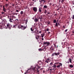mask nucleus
<instances>
[{"label": "nucleus", "mask_w": 74, "mask_h": 74, "mask_svg": "<svg viewBox=\"0 0 74 74\" xmlns=\"http://www.w3.org/2000/svg\"><path fill=\"white\" fill-rule=\"evenodd\" d=\"M16 23L15 25H14L13 28H16V27L19 28V20L18 19L15 20Z\"/></svg>", "instance_id": "1"}, {"label": "nucleus", "mask_w": 74, "mask_h": 74, "mask_svg": "<svg viewBox=\"0 0 74 74\" xmlns=\"http://www.w3.org/2000/svg\"><path fill=\"white\" fill-rule=\"evenodd\" d=\"M12 26V25L9 23H8L7 25V27L8 28V29H11Z\"/></svg>", "instance_id": "2"}, {"label": "nucleus", "mask_w": 74, "mask_h": 74, "mask_svg": "<svg viewBox=\"0 0 74 74\" xmlns=\"http://www.w3.org/2000/svg\"><path fill=\"white\" fill-rule=\"evenodd\" d=\"M55 55L56 56H57V55H60V52H58V53L56 52L55 53H53L52 54L51 56H55Z\"/></svg>", "instance_id": "3"}, {"label": "nucleus", "mask_w": 74, "mask_h": 74, "mask_svg": "<svg viewBox=\"0 0 74 74\" xmlns=\"http://www.w3.org/2000/svg\"><path fill=\"white\" fill-rule=\"evenodd\" d=\"M33 10L34 12H37V8L36 7H34L33 8Z\"/></svg>", "instance_id": "4"}, {"label": "nucleus", "mask_w": 74, "mask_h": 74, "mask_svg": "<svg viewBox=\"0 0 74 74\" xmlns=\"http://www.w3.org/2000/svg\"><path fill=\"white\" fill-rule=\"evenodd\" d=\"M21 28L22 30H25V29H26V27H23V25H21Z\"/></svg>", "instance_id": "5"}, {"label": "nucleus", "mask_w": 74, "mask_h": 74, "mask_svg": "<svg viewBox=\"0 0 74 74\" xmlns=\"http://www.w3.org/2000/svg\"><path fill=\"white\" fill-rule=\"evenodd\" d=\"M55 48V47L53 45H52L50 47V49L53 51V49Z\"/></svg>", "instance_id": "6"}, {"label": "nucleus", "mask_w": 74, "mask_h": 74, "mask_svg": "<svg viewBox=\"0 0 74 74\" xmlns=\"http://www.w3.org/2000/svg\"><path fill=\"white\" fill-rule=\"evenodd\" d=\"M38 21H39V19L37 18H35L34 19V21L35 22H37Z\"/></svg>", "instance_id": "7"}, {"label": "nucleus", "mask_w": 74, "mask_h": 74, "mask_svg": "<svg viewBox=\"0 0 74 74\" xmlns=\"http://www.w3.org/2000/svg\"><path fill=\"white\" fill-rule=\"evenodd\" d=\"M12 20H13V21H16V20L17 19H15V16H12Z\"/></svg>", "instance_id": "8"}, {"label": "nucleus", "mask_w": 74, "mask_h": 74, "mask_svg": "<svg viewBox=\"0 0 74 74\" xmlns=\"http://www.w3.org/2000/svg\"><path fill=\"white\" fill-rule=\"evenodd\" d=\"M47 44V45H48L50 44V43L49 42H46L44 43V44Z\"/></svg>", "instance_id": "9"}, {"label": "nucleus", "mask_w": 74, "mask_h": 74, "mask_svg": "<svg viewBox=\"0 0 74 74\" xmlns=\"http://www.w3.org/2000/svg\"><path fill=\"white\" fill-rule=\"evenodd\" d=\"M3 11H4V12H6V9L5 8L4 5L3 6Z\"/></svg>", "instance_id": "10"}, {"label": "nucleus", "mask_w": 74, "mask_h": 74, "mask_svg": "<svg viewBox=\"0 0 74 74\" xmlns=\"http://www.w3.org/2000/svg\"><path fill=\"white\" fill-rule=\"evenodd\" d=\"M39 1L40 2V3H41V2H42V1H43V3H45V2H46V1H45V0H39Z\"/></svg>", "instance_id": "11"}, {"label": "nucleus", "mask_w": 74, "mask_h": 74, "mask_svg": "<svg viewBox=\"0 0 74 74\" xmlns=\"http://www.w3.org/2000/svg\"><path fill=\"white\" fill-rule=\"evenodd\" d=\"M36 69V67H33L32 68V70L34 72H35Z\"/></svg>", "instance_id": "12"}, {"label": "nucleus", "mask_w": 74, "mask_h": 74, "mask_svg": "<svg viewBox=\"0 0 74 74\" xmlns=\"http://www.w3.org/2000/svg\"><path fill=\"white\" fill-rule=\"evenodd\" d=\"M59 64L60 65H58L57 66V67L58 68H59V67H60V66H62V64H61V63H59Z\"/></svg>", "instance_id": "13"}, {"label": "nucleus", "mask_w": 74, "mask_h": 74, "mask_svg": "<svg viewBox=\"0 0 74 74\" xmlns=\"http://www.w3.org/2000/svg\"><path fill=\"white\" fill-rule=\"evenodd\" d=\"M53 45H54L55 48H58V45L57 46L55 44V43H54Z\"/></svg>", "instance_id": "14"}, {"label": "nucleus", "mask_w": 74, "mask_h": 74, "mask_svg": "<svg viewBox=\"0 0 74 74\" xmlns=\"http://www.w3.org/2000/svg\"><path fill=\"white\" fill-rule=\"evenodd\" d=\"M56 63H55L54 64V66H52V67H53V69H55V68H56V66L55 65Z\"/></svg>", "instance_id": "15"}, {"label": "nucleus", "mask_w": 74, "mask_h": 74, "mask_svg": "<svg viewBox=\"0 0 74 74\" xmlns=\"http://www.w3.org/2000/svg\"><path fill=\"white\" fill-rule=\"evenodd\" d=\"M42 10V8H40L39 9L38 11H39L40 12H41Z\"/></svg>", "instance_id": "16"}, {"label": "nucleus", "mask_w": 74, "mask_h": 74, "mask_svg": "<svg viewBox=\"0 0 74 74\" xmlns=\"http://www.w3.org/2000/svg\"><path fill=\"white\" fill-rule=\"evenodd\" d=\"M46 60H47L49 61V62H50L51 61V60L49 58H47Z\"/></svg>", "instance_id": "17"}, {"label": "nucleus", "mask_w": 74, "mask_h": 74, "mask_svg": "<svg viewBox=\"0 0 74 74\" xmlns=\"http://www.w3.org/2000/svg\"><path fill=\"white\" fill-rule=\"evenodd\" d=\"M69 66L71 68H73V67H74V66H73V65L70 64L69 65Z\"/></svg>", "instance_id": "18"}, {"label": "nucleus", "mask_w": 74, "mask_h": 74, "mask_svg": "<svg viewBox=\"0 0 74 74\" xmlns=\"http://www.w3.org/2000/svg\"><path fill=\"white\" fill-rule=\"evenodd\" d=\"M39 18L40 19V21H42V20H41L42 19V16H41V18L39 17L38 18V19H39Z\"/></svg>", "instance_id": "19"}, {"label": "nucleus", "mask_w": 74, "mask_h": 74, "mask_svg": "<svg viewBox=\"0 0 74 74\" xmlns=\"http://www.w3.org/2000/svg\"><path fill=\"white\" fill-rule=\"evenodd\" d=\"M8 5H8V4H5V6L6 7H8Z\"/></svg>", "instance_id": "20"}, {"label": "nucleus", "mask_w": 74, "mask_h": 74, "mask_svg": "<svg viewBox=\"0 0 74 74\" xmlns=\"http://www.w3.org/2000/svg\"><path fill=\"white\" fill-rule=\"evenodd\" d=\"M45 63H48L49 61H47V60H46L45 61Z\"/></svg>", "instance_id": "21"}, {"label": "nucleus", "mask_w": 74, "mask_h": 74, "mask_svg": "<svg viewBox=\"0 0 74 74\" xmlns=\"http://www.w3.org/2000/svg\"><path fill=\"white\" fill-rule=\"evenodd\" d=\"M44 8H47V6L46 5H45L44 6Z\"/></svg>", "instance_id": "22"}, {"label": "nucleus", "mask_w": 74, "mask_h": 74, "mask_svg": "<svg viewBox=\"0 0 74 74\" xmlns=\"http://www.w3.org/2000/svg\"><path fill=\"white\" fill-rule=\"evenodd\" d=\"M38 64L40 65L41 64V61H39L38 62Z\"/></svg>", "instance_id": "23"}, {"label": "nucleus", "mask_w": 74, "mask_h": 74, "mask_svg": "<svg viewBox=\"0 0 74 74\" xmlns=\"http://www.w3.org/2000/svg\"><path fill=\"white\" fill-rule=\"evenodd\" d=\"M58 23L57 22H56V23L55 25H56V26H58Z\"/></svg>", "instance_id": "24"}, {"label": "nucleus", "mask_w": 74, "mask_h": 74, "mask_svg": "<svg viewBox=\"0 0 74 74\" xmlns=\"http://www.w3.org/2000/svg\"><path fill=\"white\" fill-rule=\"evenodd\" d=\"M20 14H21V15H22V14H23V11H21Z\"/></svg>", "instance_id": "25"}, {"label": "nucleus", "mask_w": 74, "mask_h": 74, "mask_svg": "<svg viewBox=\"0 0 74 74\" xmlns=\"http://www.w3.org/2000/svg\"><path fill=\"white\" fill-rule=\"evenodd\" d=\"M38 50H39V51H42V50H43V49H42L40 48L38 49Z\"/></svg>", "instance_id": "26"}, {"label": "nucleus", "mask_w": 74, "mask_h": 74, "mask_svg": "<svg viewBox=\"0 0 74 74\" xmlns=\"http://www.w3.org/2000/svg\"><path fill=\"white\" fill-rule=\"evenodd\" d=\"M56 22V20H53V23H55Z\"/></svg>", "instance_id": "27"}, {"label": "nucleus", "mask_w": 74, "mask_h": 74, "mask_svg": "<svg viewBox=\"0 0 74 74\" xmlns=\"http://www.w3.org/2000/svg\"><path fill=\"white\" fill-rule=\"evenodd\" d=\"M72 60H71V59L70 58V59H69V62H70L71 63H72V62H71Z\"/></svg>", "instance_id": "28"}, {"label": "nucleus", "mask_w": 74, "mask_h": 74, "mask_svg": "<svg viewBox=\"0 0 74 74\" xmlns=\"http://www.w3.org/2000/svg\"><path fill=\"white\" fill-rule=\"evenodd\" d=\"M47 10H45V12H44V13H45V14H46V13H47Z\"/></svg>", "instance_id": "29"}, {"label": "nucleus", "mask_w": 74, "mask_h": 74, "mask_svg": "<svg viewBox=\"0 0 74 74\" xmlns=\"http://www.w3.org/2000/svg\"><path fill=\"white\" fill-rule=\"evenodd\" d=\"M53 64V62H51L50 63L49 65H50L51 66H52Z\"/></svg>", "instance_id": "30"}, {"label": "nucleus", "mask_w": 74, "mask_h": 74, "mask_svg": "<svg viewBox=\"0 0 74 74\" xmlns=\"http://www.w3.org/2000/svg\"><path fill=\"white\" fill-rule=\"evenodd\" d=\"M44 36H45V34H43V35L41 36V37H44Z\"/></svg>", "instance_id": "31"}, {"label": "nucleus", "mask_w": 74, "mask_h": 74, "mask_svg": "<svg viewBox=\"0 0 74 74\" xmlns=\"http://www.w3.org/2000/svg\"><path fill=\"white\" fill-rule=\"evenodd\" d=\"M31 30L32 32H33L34 31V29H33L32 28H31Z\"/></svg>", "instance_id": "32"}, {"label": "nucleus", "mask_w": 74, "mask_h": 74, "mask_svg": "<svg viewBox=\"0 0 74 74\" xmlns=\"http://www.w3.org/2000/svg\"><path fill=\"white\" fill-rule=\"evenodd\" d=\"M25 23H26V24H27V20H25Z\"/></svg>", "instance_id": "33"}, {"label": "nucleus", "mask_w": 74, "mask_h": 74, "mask_svg": "<svg viewBox=\"0 0 74 74\" xmlns=\"http://www.w3.org/2000/svg\"><path fill=\"white\" fill-rule=\"evenodd\" d=\"M9 21H10V22H12V19H11V18H10Z\"/></svg>", "instance_id": "34"}, {"label": "nucleus", "mask_w": 74, "mask_h": 74, "mask_svg": "<svg viewBox=\"0 0 74 74\" xmlns=\"http://www.w3.org/2000/svg\"><path fill=\"white\" fill-rule=\"evenodd\" d=\"M0 29H2V25H0Z\"/></svg>", "instance_id": "35"}, {"label": "nucleus", "mask_w": 74, "mask_h": 74, "mask_svg": "<svg viewBox=\"0 0 74 74\" xmlns=\"http://www.w3.org/2000/svg\"><path fill=\"white\" fill-rule=\"evenodd\" d=\"M65 0H62V1H61V3H63V2H64Z\"/></svg>", "instance_id": "36"}, {"label": "nucleus", "mask_w": 74, "mask_h": 74, "mask_svg": "<svg viewBox=\"0 0 74 74\" xmlns=\"http://www.w3.org/2000/svg\"><path fill=\"white\" fill-rule=\"evenodd\" d=\"M67 30H68L67 29H66L65 30V32H67Z\"/></svg>", "instance_id": "37"}, {"label": "nucleus", "mask_w": 74, "mask_h": 74, "mask_svg": "<svg viewBox=\"0 0 74 74\" xmlns=\"http://www.w3.org/2000/svg\"><path fill=\"white\" fill-rule=\"evenodd\" d=\"M12 6H13V7H14V4L12 3Z\"/></svg>", "instance_id": "38"}, {"label": "nucleus", "mask_w": 74, "mask_h": 74, "mask_svg": "<svg viewBox=\"0 0 74 74\" xmlns=\"http://www.w3.org/2000/svg\"><path fill=\"white\" fill-rule=\"evenodd\" d=\"M47 31H49V29L47 28Z\"/></svg>", "instance_id": "39"}, {"label": "nucleus", "mask_w": 74, "mask_h": 74, "mask_svg": "<svg viewBox=\"0 0 74 74\" xmlns=\"http://www.w3.org/2000/svg\"><path fill=\"white\" fill-rule=\"evenodd\" d=\"M37 72L38 73H40V72L39 71H38V70Z\"/></svg>", "instance_id": "40"}, {"label": "nucleus", "mask_w": 74, "mask_h": 74, "mask_svg": "<svg viewBox=\"0 0 74 74\" xmlns=\"http://www.w3.org/2000/svg\"><path fill=\"white\" fill-rule=\"evenodd\" d=\"M72 32H73V34H74V30H73Z\"/></svg>", "instance_id": "41"}, {"label": "nucleus", "mask_w": 74, "mask_h": 74, "mask_svg": "<svg viewBox=\"0 0 74 74\" xmlns=\"http://www.w3.org/2000/svg\"><path fill=\"white\" fill-rule=\"evenodd\" d=\"M45 73V71H43V73Z\"/></svg>", "instance_id": "42"}, {"label": "nucleus", "mask_w": 74, "mask_h": 74, "mask_svg": "<svg viewBox=\"0 0 74 74\" xmlns=\"http://www.w3.org/2000/svg\"><path fill=\"white\" fill-rule=\"evenodd\" d=\"M1 14H4V12H1Z\"/></svg>", "instance_id": "43"}, {"label": "nucleus", "mask_w": 74, "mask_h": 74, "mask_svg": "<svg viewBox=\"0 0 74 74\" xmlns=\"http://www.w3.org/2000/svg\"><path fill=\"white\" fill-rule=\"evenodd\" d=\"M52 3H49V5H52Z\"/></svg>", "instance_id": "44"}, {"label": "nucleus", "mask_w": 74, "mask_h": 74, "mask_svg": "<svg viewBox=\"0 0 74 74\" xmlns=\"http://www.w3.org/2000/svg\"><path fill=\"white\" fill-rule=\"evenodd\" d=\"M37 37H38V38H39V37H40V36H39L38 35H37Z\"/></svg>", "instance_id": "45"}, {"label": "nucleus", "mask_w": 74, "mask_h": 74, "mask_svg": "<svg viewBox=\"0 0 74 74\" xmlns=\"http://www.w3.org/2000/svg\"><path fill=\"white\" fill-rule=\"evenodd\" d=\"M39 33H41V31H39Z\"/></svg>", "instance_id": "46"}, {"label": "nucleus", "mask_w": 74, "mask_h": 74, "mask_svg": "<svg viewBox=\"0 0 74 74\" xmlns=\"http://www.w3.org/2000/svg\"><path fill=\"white\" fill-rule=\"evenodd\" d=\"M16 12H19V11L18 10H16Z\"/></svg>", "instance_id": "47"}, {"label": "nucleus", "mask_w": 74, "mask_h": 74, "mask_svg": "<svg viewBox=\"0 0 74 74\" xmlns=\"http://www.w3.org/2000/svg\"><path fill=\"white\" fill-rule=\"evenodd\" d=\"M50 71H52V69H50Z\"/></svg>", "instance_id": "48"}, {"label": "nucleus", "mask_w": 74, "mask_h": 74, "mask_svg": "<svg viewBox=\"0 0 74 74\" xmlns=\"http://www.w3.org/2000/svg\"><path fill=\"white\" fill-rule=\"evenodd\" d=\"M72 2H73V5H74V1H72Z\"/></svg>", "instance_id": "49"}, {"label": "nucleus", "mask_w": 74, "mask_h": 74, "mask_svg": "<svg viewBox=\"0 0 74 74\" xmlns=\"http://www.w3.org/2000/svg\"><path fill=\"white\" fill-rule=\"evenodd\" d=\"M40 7H42V5H40Z\"/></svg>", "instance_id": "50"}, {"label": "nucleus", "mask_w": 74, "mask_h": 74, "mask_svg": "<svg viewBox=\"0 0 74 74\" xmlns=\"http://www.w3.org/2000/svg\"><path fill=\"white\" fill-rule=\"evenodd\" d=\"M41 36H43V34H41Z\"/></svg>", "instance_id": "51"}, {"label": "nucleus", "mask_w": 74, "mask_h": 74, "mask_svg": "<svg viewBox=\"0 0 74 74\" xmlns=\"http://www.w3.org/2000/svg\"><path fill=\"white\" fill-rule=\"evenodd\" d=\"M56 63L55 64H58V63H59L58 62V63Z\"/></svg>", "instance_id": "52"}, {"label": "nucleus", "mask_w": 74, "mask_h": 74, "mask_svg": "<svg viewBox=\"0 0 74 74\" xmlns=\"http://www.w3.org/2000/svg\"><path fill=\"white\" fill-rule=\"evenodd\" d=\"M58 25H59V26H60V24L59 23H58Z\"/></svg>", "instance_id": "53"}, {"label": "nucleus", "mask_w": 74, "mask_h": 74, "mask_svg": "<svg viewBox=\"0 0 74 74\" xmlns=\"http://www.w3.org/2000/svg\"><path fill=\"white\" fill-rule=\"evenodd\" d=\"M42 40H44V38H42Z\"/></svg>", "instance_id": "54"}, {"label": "nucleus", "mask_w": 74, "mask_h": 74, "mask_svg": "<svg viewBox=\"0 0 74 74\" xmlns=\"http://www.w3.org/2000/svg\"><path fill=\"white\" fill-rule=\"evenodd\" d=\"M63 27H64V28H65V27H64V26H63Z\"/></svg>", "instance_id": "55"}, {"label": "nucleus", "mask_w": 74, "mask_h": 74, "mask_svg": "<svg viewBox=\"0 0 74 74\" xmlns=\"http://www.w3.org/2000/svg\"><path fill=\"white\" fill-rule=\"evenodd\" d=\"M60 1H61L60 0H59V2L60 3Z\"/></svg>", "instance_id": "56"}, {"label": "nucleus", "mask_w": 74, "mask_h": 74, "mask_svg": "<svg viewBox=\"0 0 74 74\" xmlns=\"http://www.w3.org/2000/svg\"><path fill=\"white\" fill-rule=\"evenodd\" d=\"M33 33H34V32H32V33L33 34Z\"/></svg>", "instance_id": "57"}, {"label": "nucleus", "mask_w": 74, "mask_h": 74, "mask_svg": "<svg viewBox=\"0 0 74 74\" xmlns=\"http://www.w3.org/2000/svg\"><path fill=\"white\" fill-rule=\"evenodd\" d=\"M36 39H37V40H38V38H37V37H36Z\"/></svg>", "instance_id": "58"}, {"label": "nucleus", "mask_w": 74, "mask_h": 74, "mask_svg": "<svg viewBox=\"0 0 74 74\" xmlns=\"http://www.w3.org/2000/svg\"><path fill=\"white\" fill-rule=\"evenodd\" d=\"M50 14V12H48V14Z\"/></svg>", "instance_id": "59"}, {"label": "nucleus", "mask_w": 74, "mask_h": 74, "mask_svg": "<svg viewBox=\"0 0 74 74\" xmlns=\"http://www.w3.org/2000/svg\"><path fill=\"white\" fill-rule=\"evenodd\" d=\"M54 4H53V5H52V6H54Z\"/></svg>", "instance_id": "60"}, {"label": "nucleus", "mask_w": 74, "mask_h": 74, "mask_svg": "<svg viewBox=\"0 0 74 74\" xmlns=\"http://www.w3.org/2000/svg\"><path fill=\"white\" fill-rule=\"evenodd\" d=\"M15 14H16V15H17L18 14V13H16Z\"/></svg>", "instance_id": "61"}, {"label": "nucleus", "mask_w": 74, "mask_h": 74, "mask_svg": "<svg viewBox=\"0 0 74 74\" xmlns=\"http://www.w3.org/2000/svg\"><path fill=\"white\" fill-rule=\"evenodd\" d=\"M57 10H59V8H58Z\"/></svg>", "instance_id": "62"}, {"label": "nucleus", "mask_w": 74, "mask_h": 74, "mask_svg": "<svg viewBox=\"0 0 74 74\" xmlns=\"http://www.w3.org/2000/svg\"><path fill=\"white\" fill-rule=\"evenodd\" d=\"M38 68H40V67H39V66H38Z\"/></svg>", "instance_id": "63"}, {"label": "nucleus", "mask_w": 74, "mask_h": 74, "mask_svg": "<svg viewBox=\"0 0 74 74\" xmlns=\"http://www.w3.org/2000/svg\"><path fill=\"white\" fill-rule=\"evenodd\" d=\"M8 10H10V8H8Z\"/></svg>", "instance_id": "64"}]
</instances>
